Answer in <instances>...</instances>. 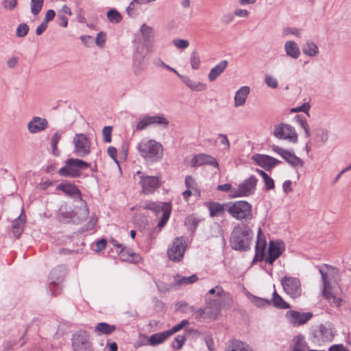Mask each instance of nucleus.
<instances>
[{
    "label": "nucleus",
    "mask_w": 351,
    "mask_h": 351,
    "mask_svg": "<svg viewBox=\"0 0 351 351\" xmlns=\"http://www.w3.org/2000/svg\"><path fill=\"white\" fill-rule=\"evenodd\" d=\"M254 232L247 223L241 222L234 226L230 237V245L236 251L247 252L250 250Z\"/></svg>",
    "instance_id": "f257e3e1"
},
{
    "label": "nucleus",
    "mask_w": 351,
    "mask_h": 351,
    "mask_svg": "<svg viewBox=\"0 0 351 351\" xmlns=\"http://www.w3.org/2000/svg\"><path fill=\"white\" fill-rule=\"evenodd\" d=\"M227 212L237 220L249 223L253 219L252 205L245 200L227 202Z\"/></svg>",
    "instance_id": "f03ea898"
},
{
    "label": "nucleus",
    "mask_w": 351,
    "mask_h": 351,
    "mask_svg": "<svg viewBox=\"0 0 351 351\" xmlns=\"http://www.w3.org/2000/svg\"><path fill=\"white\" fill-rule=\"evenodd\" d=\"M137 149L141 156L147 162H156L163 156V147L155 140H143L138 144Z\"/></svg>",
    "instance_id": "7ed1b4c3"
},
{
    "label": "nucleus",
    "mask_w": 351,
    "mask_h": 351,
    "mask_svg": "<svg viewBox=\"0 0 351 351\" xmlns=\"http://www.w3.org/2000/svg\"><path fill=\"white\" fill-rule=\"evenodd\" d=\"M142 208L145 210H149L155 213L156 215L159 213H162V215L160 217L157 227L159 228L158 232L166 225L167 223L172 210V205L171 202H162L160 204H158L154 202H148L145 203Z\"/></svg>",
    "instance_id": "20e7f679"
},
{
    "label": "nucleus",
    "mask_w": 351,
    "mask_h": 351,
    "mask_svg": "<svg viewBox=\"0 0 351 351\" xmlns=\"http://www.w3.org/2000/svg\"><path fill=\"white\" fill-rule=\"evenodd\" d=\"M66 269L64 265H58L54 267L49 275L48 292L52 296H56L61 293L62 289L61 284L64 280Z\"/></svg>",
    "instance_id": "39448f33"
},
{
    "label": "nucleus",
    "mask_w": 351,
    "mask_h": 351,
    "mask_svg": "<svg viewBox=\"0 0 351 351\" xmlns=\"http://www.w3.org/2000/svg\"><path fill=\"white\" fill-rule=\"evenodd\" d=\"M258 179L254 175L244 180L240 183L236 190H234L232 194H229V198H238L248 197L254 194Z\"/></svg>",
    "instance_id": "423d86ee"
},
{
    "label": "nucleus",
    "mask_w": 351,
    "mask_h": 351,
    "mask_svg": "<svg viewBox=\"0 0 351 351\" xmlns=\"http://www.w3.org/2000/svg\"><path fill=\"white\" fill-rule=\"evenodd\" d=\"M335 335L332 329V324H321L316 328L313 329L311 333V341L316 344L320 345L324 341H332Z\"/></svg>",
    "instance_id": "0eeeda50"
},
{
    "label": "nucleus",
    "mask_w": 351,
    "mask_h": 351,
    "mask_svg": "<svg viewBox=\"0 0 351 351\" xmlns=\"http://www.w3.org/2000/svg\"><path fill=\"white\" fill-rule=\"evenodd\" d=\"M71 341L75 351H93L90 336L86 330L76 331L73 334Z\"/></svg>",
    "instance_id": "6e6552de"
},
{
    "label": "nucleus",
    "mask_w": 351,
    "mask_h": 351,
    "mask_svg": "<svg viewBox=\"0 0 351 351\" xmlns=\"http://www.w3.org/2000/svg\"><path fill=\"white\" fill-rule=\"evenodd\" d=\"M187 247V238L185 237H177L172 243L171 247L167 250L169 258L173 262H180L184 257Z\"/></svg>",
    "instance_id": "1a4fd4ad"
},
{
    "label": "nucleus",
    "mask_w": 351,
    "mask_h": 351,
    "mask_svg": "<svg viewBox=\"0 0 351 351\" xmlns=\"http://www.w3.org/2000/svg\"><path fill=\"white\" fill-rule=\"evenodd\" d=\"M139 185L142 189V193L145 195H152L162 184L160 176L142 175L139 177Z\"/></svg>",
    "instance_id": "9d476101"
},
{
    "label": "nucleus",
    "mask_w": 351,
    "mask_h": 351,
    "mask_svg": "<svg viewBox=\"0 0 351 351\" xmlns=\"http://www.w3.org/2000/svg\"><path fill=\"white\" fill-rule=\"evenodd\" d=\"M284 291L291 298L295 299L301 296V282L298 278L285 276L280 279Z\"/></svg>",
    "instance_id": "9b49d317"
},
{
    "label": "nucleus",
    "mask_w": 351,
    "mask_h": 351,
    "mask_svg": "<svg viewBox=\"0 0 351 351\" xmlns=\"http://www.w3.org/2000/svg\"><path fill=\"white\" fill-rule=\"evenodd\" d=\"M73 142L75 146L73 153L76 156L84 158L90 153V141L87 135L75 134Z\"/></svg>",
    "instance_id": "f8f14e48"
},
{
    "label": "nucleus",
    "mask_w": 351,
    "mask_h": 351,
    "mask_svg": "<svg viewBox=\"0 0 351 351\" xmlns=\"http://www.w3.org/2000/svg\"><path fill=\"white\" fill-rule=\"evenodd\" d=\"M274 135L279 139L288 140L293 143L298 142V134L289 124L281 123L275 126Z\"/></svg>",
    "instance_id": "ddd939ff"
},
{
    "label": "nucleus",
    "mask_w": 351,
    "mask_h": 351,
    "mask_svg": "<svg viewBox=\"0 0 351 351\" xmlns=\"http://www.w3.org/2000/svg\"><path fill=\"white\" fill-rule=\"evenodd\" d=\"M146 54L147 51L143 44L139 43L138 45L135 46L133 53V69L136 75H139L147 66L145 60Z\"/></svg>",
    "instance_id": "4468645a"
},
{
    "label": "nucleus",
    "mask_w": 351,
    "mask_h": 351,
    "mask_svg": "<svg viewBox=\"0 0 351 351\" xmlns=\"http://www.w3.org/2000/svg\"><path fill=\"white\" fill-rule=\"evenodd\" d=\"M285 251V244L281 240H270L267 248L266 263L273 265L274 263Z\"/></svg>",
    "instance_id": "2eb2a0df"
},
{
    "label": "nucleus",
    "mask_w": 351,
    "mask_h": 351,
    "mask_svg": "<svg viewBox=\"0 0 351 351\" xmlns=\"http://www.w3.org/2000/svg\"><path fill=\"white\" fill-rule=\"evenodd\" d=\"M58 173L62 177L70 178H80L82 174V171H80L77 158H69L65 161V165L60 168Z\"/></svg>",
    "instance_id": "dca6fc26"
},
{
    "label": "nucleus",
    "mask_w": 351,
    "mask_h": 351,
    "mask_svg": "<svg viewBox=\"0 0 351 351\" xmlns=\"http://www.w3.org/2000/svg\"><path fill=\"white\" fill-rule=\"evenodd\" d=\"M272 150L279 154L291 167H302L304 166V161L297 156L293 152L285 149L276 145L272 146Z\"/></svg>",
    "instance_id": "f3484780"
},
{
    "label": "nucleus",
    "mask_w": 351,
    "mask_h": 351,
    "mask_svg": "<svg viewBox=\"0 0 351 351\" xmlns=\"http://www.w3.org/2000/svg\"><path fill=\"white\" fill-rule=\"evenodd\" d=\"M57 191H60L66 196L71 197L75 202L83 201L82 193L77 186L70 181L65 180L56 186Z\"/></svg>",
    "instance_id": "a211bd4d"
},
{
    "label": "nucleus",
    "mask_w": 351,
    "mask_h": 351,
    "mask_svg": "<svg viewBox=\"0 0 351 351\" xmlns=\"http://www.w3.org/2000/svg\"><path fill=\"white\" fill-rule=\"evenodd\" d=\"M313 316V313H301L295 310H289L286 313V317L293 326H299L307 323Z\"/></svg>",
    "instance_id": "6ab92c4d"
},
{
    "label": "nucleus",
    "mask_w": 351,
    "mask_h": 351,
    "mask_svg": "<svg viewBox=\"0 0 351 351\" xmlns=\"http://www.w3.org/2000/svg\"><path fill=\"white\" fill-rule=\"evenodd\" d=\"M205 165H211L217 169L219 168V164L217 159L211 155L199 154L195 155L191 160V166L192 167H200Z\"/></svg>",
    "instance_id": "aec40b11"
},
{
    "label": "nucleus",
    "mask_w": 351,
    "mask_h": 351,
    "mask_svg": "<svg viewBox=\"0 0 351 351\" xmlns=\"http://www.w3.org/2000/svg\"><path fill=\"white\" fill-rule=\"evenodd\" d=\"M319 273L322 276V280L323 282V289H322V295L323 297L329 300L330 299L334 300V302L337 304V306L340 305V303L342 301V299L340 298H336L335 295L328 291L330 289V285L328 278V274L326 271H324L322 269H319Z\"/></svg>",
    "instance_id": "412c9836"
},
{
    "label": "nucleus",
    "mask_w": 351,
    "mask_h": 351,
    "mask_svg": "<svg viewBox=\"0 0 351 351\" xmlns=\"http://www.w3.org/2000/svg\"><path fill=\"white\" fill-rule=\"evenodd\" d=\"M48 128V121L40 117H34L28 123L27 128L30 133L36 134Z\"/></svg>",
    "instance_id": "4be33fe9"
},
{
    "label": "nucleus",
    "mask_w": 351,
    "mask_h": 351,
    "mask_svg": "<svg viewBox=\"0 0 351 351\" xmlns=\"http://www.w3.org/2000/svg\"><path fill=\"white\" fill-rule=\"evenodd\" d=\"M80 202L81 203L80 206L77 207L75 211H73V223L77 224L85 221L89 215V209L86 202L84 199Z\"/></svg>",
    "instance_id": "5701e85b"
},
{
    "label": "nucleus",
    "mask_w": 351,
    "mask_h": 351,
    "mask_svg": "<svg viewBox=\"0 0 351 351\" xmlns=\"http://www.w3.org/2000/svg\"><path fill=\"white\" fill-rule=\"evenodd\" d=\"M118 254L120 256L121 260L125 262L138 263L142 259L139 254L134 252L132 249L125 247L118 250Z\"/></svg>",
    "instance_id": "b1692460"
},
{
    "label": "nucleus",
    "mask_w": 351,
    "mask_h": 351,
    "mask_svg": "<svg viewBox=\"0 0 351 351\" xmlns=\"http://www.w3.org/2000/svg\"><path fill=\"white\" fill-rule=\"evenodd\" d=\"M205 206L209 210L210 217L222 215L225 210L227 211V202L221 204L217 202H206Z\"/></svg>",
    "instance_id": "393cba45"
},
{
    "label": "nucleus",
    "mask_w": 351,
    "mask_h": 351,
    "mask_svg": "<svg viewBox=\"0 0 351 351\" xmlns=\"http://www.w3.org/2000/svg\"><path fill=\"white\" fill-rule=\"evenodd\" d=\"M170 337L167 330L157 332L152 335L147 339V343H140L138 346L149 345L151 346H156L165 342Z\"/></svg>",
    "instance_id": "a878e982"
},
{
    "label": "nucleus",
    "mask_w": 351,
    "mask_h": 351,
    "mask_svg": "<svg viewBox=\"0 0 351 351\" xmlns=\"http://www.w3.org/2000/svg\"><path fill=\"white\" fill-rule=\"evenodd\" d=\"M261 229L259 228L255 245V254L259 256L261 259H264L266 262L267 256V251L266 252L267 241L265 237H261Z\"/></svg>",
    "instance_id": "bb28decb"
},
{
    "label": "nucleus",
    "mask_w": 351,
    "mask_h": 351,
    "mask_svg": "<svg viewBox=\"0 0 351 351\" xmlns=\"http://www.w3.org/2000/svg\"><path fill=\"white\" fill-rule=\"evenodd\" d=\"M206 300L207 302L206 308L209 313V319H217L221 311V302L219 299L210 300L206 295Z\"/></svg>",
    "instance_id": "cd10ccee"
},
{
    "label": "nucleus",
    "mask_w": 351,
    "mask_h": 351,
    "mask_svg": "<svg viewBox=\"0 0 351 351\" xmlns=\"http://www.w3.org/2000/svg\"><path fill=\"white\" fill-rule=\"evenodd\" d=\"M204 218L199 217L196 214L193 213L186 216L184 219V226L191 234H194L197 230L199 223L204 221Z\"/></svg>",
    "instance_id": "c85d7f7f"
},
{
    "label": "nucleus",
    "mask_w": 351,
    "mask_h": 351,
    "mask_svg": "<svg viewBox=\"0 0 351 351\" xmlns=\"http://www.w3.org/2000/svg\"><path fill=\"white\" fill-rule=\"evenodd\" d=\"M252 160L255 162V163L263 168L265 171H271V156L261 154H256L252 156Z\"/></svg>",
    "instance_id": "c756f323"
},
{
    "label": "nucleus",
    "mask_w": 351,
    "mask_h": 351,
    "mask_svg": "<svg viewBox=\"0 0 351 351\" xmlns=\"http://www.w3.org/2000/svg\"><path fill=\"white\" fill-rule=\"evenodd\" d=\"M250 93V88L247 86H241L235 93L234 95V107L242 106L245 104L246 99Z\"/></svg>",
    "instance_id": "7c9ffc66"
},
{
    "label": "nucleus",
    "mask_w": 351,
    "mask_h": 351,
    "mask_svg": "<svg viewBox=\"0 0 351 351\" xmlns=\"http://www.w3.org/2000/svg\"><path fill=\"white\" fill-rule=\"evenodd\" d=\"M140 32L142 34L143 43H141L140 40H134L133 42L135 45H138V43L143 44L145 48L147 45H148L151 41L152 38L154 37L153 29L152 27L147 25L146 24H143L140 28Z\"/></svg>",
    "instance_id": "2f4dec72"
},
{
    "label": "nucleus",
    "mask_w": 351,
    "mask_h": 351,
    "mask_svg": "<svg viewBox=\"0 0 351 351\" xmlns=\"http://www.w3.org/2000/svg\"><path fill=\"white\" fill-rule=\"evenodd\" d=\"M226 351H253L251 346L245 342L232 339L228 341Z\"/></svg>",
    "instance_id": "473e14b6"
},
{
    "label": "nucleus",
    "mask_w": 351,
    "mask_h": 351,
    "mask_svg": "<svg viewBox=\"0 0 351 351\" xmlns=\"http://www.w3.org/2000/svg\"><path fill=\"white\" fill-rule=\"evenodd\" d=\"M228 62L223 60L212 68L208 73V78L210 82H214L228 67Z\"/></svg>",
    "instance_id": "72a5a7b5"
},
{
    "label": "nucleus",
    "mask_w": 351,
    "mask_h": 351,
    "mask_svg": "<svg viewBox=\"0 0 351 351\" xmlns=\"http://www.w3.org/2000/svg\"><path fill=\"white\" fill-rule=\"evenodd\" d=\"M179 78L190 89L194 91H202L206 88V85L200 82H195L189 77L183 75H179Z\"/></svg>",
    "instance_id": "f704fd0d"
},
{
    "label": "nucleus",
    "mask_w": 351,
    "mask_h": 351,
    "mask_svg": "<svg viewBox=\"0 0 351 351\" xmlns=\"http://www.w3.org/2000/svg\"><path fill=\"white\" fill-rule=\"evenodd\" d=\"M274 291L272 294V298L269 300L270 305H273L278 309H289L291 308V305L285 301L283 298L277 293L275 289V285H274Z\"/></svg>",
    "instance_id": "c9c22d12"
},
{
    "label": "nucleus",
    "mask_w": 351,
    "mask_h": 351,
    "mask_svg": "<svg viewBox=\"0 0 351 351\" xmlns=\"http://www.w3.org/2000/svg\"><path fill=\"white\" fill-rule=\"evenodd\" d=\"M328 139V132L324 128H317L315 130V136L313 138L315 146L317 147H322Z\"/></svg>",
    "instance_id": "e433bc0d"
},
{
    "label": "nucleus",
    "mask_w": 351,
    "mask_h": 351,
    "mask_svg": "<svg viewBox=\"0 0 351 351\" xmlns=\"http://www.w3.org/2000/svg\"><path fill=\"white\" fill-rule=\"evenodd\" d=\"M116 328L117 327L115 325H111L106 322H99L96 324L95 327V332L99 335H108L115 331Z\"/></svg>",
    "instance_id": "4c0bfd02"
},
{
    "label": "nucleus",
    "mask_w": 351,
    "mask_h": 351,
    "mask_svg": "<svg viewBox=\"0 0 351 351\" xmlns=\"http://www.w3.org/2000/svg\"><path fill=\"white\" fill-rule=\"evenodd\" d=\"M285 49L287 55L292 58L297 59L300 56V49L295 41H287L285 44Z\"/></svg>",
    "instance_id": "58836bf2"
},
{
    "label": "nucleus",
    "mask_w": 351,
    "mask_h": 351,
    "mask_svg": "<svg viewBox=\"0 0 351 351\" xmlns=\"http://www.w3.org/2000/svg\"><path fill=\"white\" fill-rule=\"evenodd\" d=\"M150 125H162L167 128L169 125V121L162 114L154 116L147 115Z\"/></svg>",
    "instance_id": "ea45409f"
},
{
    "label": "nucleus",
    "mask_w": 351,
    "mask_h": 351,
    "mask_svg": "<svg viewBox=\"0 0 351 351\" xmlns=\"http://www.w3.org/2000/svg\"><path fill=\"white\" fill-rule=\"evenodd\" d=\"M302 51L304 54L313 57L318 54L319 49L315 43L308 40L303 45Z\"/></svg>",
    "instance_id": "a19ab883"
},
{
    "label": "nucleus",
    "mask_w": 351,
    "mask_h": 351,
    "mask_svg": "<svg viewBox=\"0 0 351 351\" xmlns=\"http://www.w3.org/2000/svg\"><path fill=\"white\" fill-rule=\"evenodd\" d=\"M189 311L195 315V319L198 321L209 319V313L206 308H199L197 309L194 306H191L189 307Z\"/></svg>",
    "instance_id": "79ce46f5"
},
{
    "label": "nucleus",
    "mask_w": 351,
    "mask_h": 351,
    "mask_svg": "<svg viewBox=\"0 0 351 351\" xmlns=\"http://www.w3.org/2000/svg\"><path fill=\"white\" fill-rule=\"evenodd\" d=\"M197 280L198 277L196 274H193L188 277L182 276L179 274H176L175 276L176 284L179 285H190L194 283Z\"/></svg>",
    "instance_id": "37998d69"
},
{
    "label": "nucleus",
    "mask_w": 351,
    "mask_h": 351,
    "mask_svg": "<svg viewBox=\"0 0 351 351\" xmlns=\"http://www.w3.org/2000/svg\"><path fill=\"white\" fill-rule=\"evenodd\" d=\"M106 16L112 23H119L123 19L121 14L115 8L110 9L106 13Z\"/></svg>",
    "instance_id": "c03bdc74"
},
{
    "label": "nucleus",
    "mask_w": 351,
    "mask_h": 351,
    "mask_svg": "<svg viewBox=\"0 0 351 351\" xmlns=\"http://www.w3.org/2000/svg\"><path fill=\"white\" fill-rule=\"evenodd\" d=\"M250 296L251 297V302L258 308L264 307L265 306H269L270 302H269V299L259 298L258 296L254 295L250 293Z\"/></svg>",
    "instance_id": "a18cd8bd"
},
{
    "label": "nucleus",
    "mask_w": 351,
    "mask_h": 351,
    "mask_svg": "<svg viewBox=\"0 0 351 351\" xmlns=\"http://www.w3.org/2000/svg\"><path fill=\"white\" fill-rule=\"evenodd\" d=\"M200 58L199 53L197 50H194L191 53L190 64L191 68L194 70H197L200 66Z\"/></svg>",
    "instance_id": "49530a36"
},
{
    "label": "nucleus",
    "mask_w": 351,
    "mask_h": 351,
    "mask_svg": "<svg viewBox=\"0 0 351 351\" xmlns=\"http://www.w3.org/2000/svg\"><path fill=\"white\" fill-rule=\"evenodd\" d=\"M186 335H177L172 342V348H173V350H180L182 348L183 345L184 344L185 341H186Z\"/></svg>",
    "instance_id": "de8ad7c7"
},
{
    "label": "nucleus",
    "mask_w": 351,
    "mask_h": 351,
    "mask_svg": "<svg viewBox=\"0 0 351 351\" xmlns=\"http://www.w3.org/2000/svg\"><path fill=\"white\" fill-rule=\"evenodd\" d=\"M44 0H31V12L33 15H38L43 6Z\"/></svg>",
    "instance_id": "09e8293b"
},
{
    "label": "nucleus",
    "mask_w": 351,
    "mask_h": 351,
    "mask_svg": "<svg viewBox=\"0 0 351 351\" xmlns=\"http://www.w3.org/2000/svg\"><path fill=\"white\" fill-rule=\"evenodd\" d=\"M293 346H297L299 348L305 350L308 348V343L305 340V338L302 335H298L294 337L293 339Z\"/></svg>",
    "instance_id": "8fccbe9b"
},
{
    "label": "nucleus",
    "mask_w": 351,
    "mask_h": 351,
    "mask_svg": "<svg viewBox=\"0 0 351 351\" xmlns=\"http://www.w3.org/2000/svg\"><path fill=\"white\" fill-rule=\"evenodd\" d=\"M26 223V215L23 209L21 215L12 221V228H23Z\"/></svg>",
    "instance_id": "3c124183"
},
{
    "label": "nucleus",
    "mask_w": 351,
    "mask_h": 351,
    "mask_svg": "<svg viewBox=\"0 0 351 351\" xmlns=\"http://www.w3.org/2000/svg\"><path fill=\"white\" fill-rule=\"evenodd\" d=\"M60 215L66 219V222H73V210H67L66 206L64 207L62 206L59 209Z\"/></svg>",
    "instance_id": "603ef678"
},
{
    "label": "nucleus",
    "mask_w": 351,
    "mask_h": 351,
    "mask_svg": "<svg viewBox=\"0 0 351 351\" xmlns=\"http://www.w3.org/2000/svg\"><path fill=\"white\" fill-rule=\"evenodd\" d=\"M190 324V322L187 319H183L182 320L179 324L173 326L171 328L167 330L169 336L171 337L173 334L180 331L184 327L189 326Z\"/></svg>",
    "instance_id": "864d4df0"
},
{
    "label": "nucleus",
    "mask_w": 351,
    "mask_h": 351,
    "mask_svg": "<svg viewBox=\"0 0 351 351\" xmlns=\"http://www.w3.org/2000/svg\"><path fill=\"white\" fill-rule=\"evenodd\" d=\"M97 222V219L94 217H91L87 223L80 227L79 229L80 233H84L87 231L91 230L94 228Z\"/></svg>",
    "instance_id": "5fc2aeb1"
},
{
    "label": "nucleus",
    "mask_w": 351,
    "mask_h": 351,
    "mask_svg": "<svg viewBox=\"0 0 351 351\" xmlns=\"http://www.w3.org/2000/svg\"><path fill=\"white\" fill-rule=\"evenodd\" d=\"M29 27L27 23H21L16 28V35L19 38L26 36L29 32Z\"/></svg>",
    "instance_id": "6e6d98bb"
},
{
    "label": "nucleus",
    "mask_w": 351,
    "mask_h": 351,
    "mask_svg": "<svg viewBox=\"0 0 351 351\" xmlns=\"http://www.w3.org/2000/svg\"><path fill=\"white\" fill-rule=\"evenodd\" d=\"M112 126H104L102 129L103 141L110 143L112 141Z\"/></svg>",
    "instance_id": "4d7b16f0"
},
{
    "label": "nucleus",
    "mask_w": 351,
    "mask_h": 351,
    "mask_svg": "<svg viewBox=\"0 0 351 351\" xmlns=\"http://www.w3.org/2000/svg\"><path fill=\"white\" fill-rule=\"evenodd\" d=\"M149 125L148 117L147 115H145L137 122L135 130L136 131L143 130Z\"/></svg>",
    "instance_id": "13d9d810"
},
{
    "label": "nucleus",
    "mask_w": 351,
    "mask_h": 351,
    "mask_svg": "<svg viewBox=\"0 0 351 351\" xmlns=\"http://www.w3.org/2000/svg\"><path fill=\"white\" fill-rule=\"evenodd\" d=\"M106 33L104 32H99L97 34V37L95 38V44L99 47H103L105 43H106Z\"/></svg>",
    "instance_id": "bf43d9fd"
},
{
    "label": "nucleus",
    "mask_w": 351,
    "mask_h": 351,
    "mask_svg": "<svg viewBox=\"0 0 351 351\" xmlns=\"http://www.w3.org/2000/svg\"><path fill=\"white\" fill-rule=\"evenodd\" d=\"M263 180L265 184V189L266 191H270L275 188L274 180L269 175L265 176V178H264Z\"/></svg>",
    "instance_id": "052dcab7"
},
{
    "label": "nucleus",
    "mask_w": 351,
    "mask_h": 351,
    "mask_svg": "<svg viewBox=\"0 0 351 351\" xmlns=\"http://www.w3.org/2000/svg\"><path fill=\"white\" fill-rule=\"evenodd\" d=\"M17 341L10 338L8 341H4L2 348L0 347V351H11L13 346L16 345Z\"/></svg>",
    "instance_id": "680f3d73"
},
{
    "label": "nucleus",
    "mask_w": 351,
    "mask_h": 351,
    "mask_svg": "<svg viewBox=\"0 0 351 351\" xmlns=\"http://www.w3.org/2000/svg\"><path fill=\"white\" fill-rule=\"evenodd\" d=\"M173 43L175 46L181 49H184L189 45V42L188 40L182 38L174 39L173 40Z\"/></svg>",
    "instance_id": "e2e57ef3"
},
{
    "label": "nucleus",
    "mask_w": 351,
    "mask_h": 351,
    "mask_svg": "<svg viewBox=\"0 0 351 351\" xmlns=\"http://www.w3.org/2000/svg\"><path fill=\"white\" fill-rule=\"evenodd\" d=\"M310 108H311V106H310L309 103L304 102L301 106L292 108L291 110V112H302L308 113Z\"/></svg>",
    "instance_id": "0e129e2a"
},
{
    "label": "nucleus",
    "mask_w": 351,
    "mask_h": 351,
    "mask_svg": "<svg viewBox=\"0 0 351 351\" xmlns=\"http://www.w3.org/2000/svg\"><path fill=\"white\" fill-rule=\"evenodd\" d=\"M265 82L267 86L272 88H276L278 86V82L277 80L271 75H266Z\"/></svg>",
    "instance_id": "69168bd1"
},
{
    "label": "nucleus",
    "mask_w": 351,
    "mask_h": 351,
    "mask_svg": "<svg viewBox=\"0 0 351 351\" xmlns=\"http://www.w3.org/2000/svg\"><path fill=\"white\" fill-rule=\"evenodd\" d=\"M17 5V0H3V7L8 10H14Z\"/></svg>",
    "instance_id": "338daca9"
},
{
    "label": "nucleus",
    "mask_w": 351,
    "mask_h": 351,
    "mask_svg": "<svg viewBox=\"0 0 351 351\" xmlns=\"http://www.w3.org/2000/svg\"><path fill=\"white\" fill-rule=\"evenodd\" d=\"M328 351H350V350L343 344H333L328 348Z\"/></svg>",
    "instance_id": "774afa93"
}]
</instances>
